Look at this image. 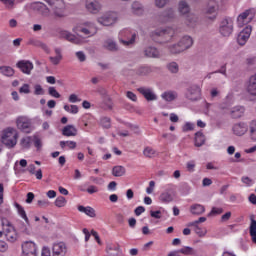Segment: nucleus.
<instances>
[{"label":"nucleus","mask_w":256,"mask_h":256,"mask_svg":"<svg viewBox=\"0 0 256 256\" xmlns=\"http://www.w3.org/2000/svg\"><path fill=\"white\" fill-rule=\"evenodd\" d=\"M54 53L56 56H50L49 60L52 63V65H59L61 61H63V54L61 48H55Z\"/></svg>","instance_id":"nucleus-28"},{"label":"nucleus","mask_w":256,"mask_h":256,"mask_svg":"<svg viewBox=\"0 0 256 256\" xmlns=\"http://www.w3.org/2000/svg\"><path fill=\"white\" fill-rule=\"evenodd\" d=\"M111 251H115L116 253H111ZM119 251H121V249L119 247H116V246H113V245H108L106 247L107 256H118Z\"/></svg>","instance_id":"nucleus-45"},{"label":"nucleus","mask_w":256,"mask_h":256,"mask_svg":"<svg viewBox=\"0 0 256 256\" xmlns=\"http://www.w3.org/2000/svg\"><path fill=\"white\" fill-rule=\"evenodd\" d=\"M153 191H155V181H150L149 182V187L146 188V193L148 195H151V193H153Z\"/></svg>","instance_id":"nucleus-64"},{"label":"nucleus","mask_w":256,"mask_h":256,"mask_svg":"<svg viewBox=\"0 0 256 256\" xmlns=\"http://www.w3.org/2000/svg\"><path fill=\"white\" fill-rule=\"evenodd\" d=\"M78 211L80 213H84L85 215H87L88 217H91V218L97 217L95 209L91 206L85 207L83 205H80V206H78Z\"/></svg>","instance_id":"nucleus-30"},{"label":"nucleus","mask_w":256,"mask_h":256,"mask_svg":"<svg viewBox=\"0 0 256 256\" xmlns=\"http://www.w3.org/2000/svg\"><path fill=\"white\" fill-rule=\"evenodd\" d=\"M176 195L177 193L173 188V184H167L166 189L159 196V201L161 203H165L166 205H169V203H173L175 201Z\"/></svg>","instance_id":"nucleus-4"},{"label":"nucleus","mask_w":256,"mask_h":256,"mask_svg":"<svg viewBox=\"0 0 256 256\" xmlns=\"http://www.w3.org/2000/svg\"><path fill=\"white\" fill-rule=\"evenodd\" d=\"M178 97H179V94L177 93V91H174V90H168L161 94V98L163 99V101H166L167 103L176 101Z\"/></svg>","instance_id":"nucleus-27"},{"label":"nucleus","mask_w":256,"mask_h":256,"mask_svg":"<svg viewBox=\"0 0 256 256\" xmlns=\"http://www.w3.org/2000/svg\"><path fill=\"white\" fill-rule=\"evenodd\" d=\"M221 213H223V208L213 207L208 214V217H213V215H221Z\"/></svg>","instance_id":"nucleus-60"},{"label":"nucleus","mask_w":256,"mask_h":256,"mask_svg":"<svg viewBox=\"0 0 256 256\" xmlns=\"http://www.w3.org/2000/svg\"><path fill=\"white\" fill-rule=\"evenodd\" d=\"M4 235L6 240L9 241V243H15V241H17L18 239L17 231L13 226H11V224H8L4 228Z\"/></svg>","instance_id":"nucleus-19"},{"label":"nucleus","mask_w":256,"mask_h":256,"mask_svg":"<svg viewBox=\"0 0 256 256\" xmlns=\"http://www.w3.org/2000/svg\"><path fill=\"white\" fill-rule=\"evenodd\" d=\"M118 16L115 12H106L97 18L100 25L111 27L117 23Z\"/></svg>","instance_id":"nucleus-8"},{"label":"nucleus","mask_w":256,"mask_h":256,"mask_svg":"<svg viewBox=\"0 0 256 256\" xmlns=\"http://www.w3.org/2000/svg\"><path fill=\"white\" fill-rule=\"evenodd\" d=\"M0 73L4 75V77H13L15 70L11 66H0Z\"/></svg>","instance_id":"nucleus-35"},{"label":"nucleus","mask_w":256,"mask_h":256,"mask_svg":"<svg viewBox=\"0 0 256 256\" xmlns=\"http://www.w3.org/2000/svg\"><path fill=\"white\" fill-rule=\"evenodd\" d=\"M241 181H242V183H244V185H245L246 187H253V185L255 184V181H253V179H251V178L248 177V176H243V177L241 178Z\"/></svg>","instance_id":"nucleus-51"},{"label":"nucleus","mask_w":256,"mask_h":256,"mask_svg":"<svg viewBox=\"0 0 256 256\" xmlns=\"http://www.w3.org/2000/svg\"><path fill=\"white\" fill-rule=\"evenodd\" d=\"M29 44L30 45H38L39 47H42V49H44V51H49V47L47 46V44H45L43 42H39L36 40H30Z\"/></svg>","instance_id":"nucleus-54"},{"label":"nucleus","mask_w":256,"mask_h":256,"mask_svg":"<svg viewBox=\"0 0 256 256\" xmlns=\"http://www.w3.org/2000/svg\"><path fill=\"white\" fill-rule=\"evenodd\" d=\"M82 121L85 127H89V125H91L92 127L95 126V117H93L91 114L84 115Z\"/></svg>","instance_id":"nucleus-41"},{"label":"nucleus","mask_w":256,"mask_h":256,"mask_svg":"<svg viewBox=\"0 0 256 256\" xmlns=\"http://www.w3.org/2000/svg\"><path fill=\"white\" fill-rule=\"evenodd\" d=\"M173 19H175V10H173V8L166 9L159 16V21L161 23H169V21H173Z\"/></svg>","instance_id":"nucleus-22"},{"label":"nucleus","mask_w":256,"mask_h":256,"mask_svg":"<svg viewBox=\"0 0 256 256\" xmlns=\"http://www.w3.org/2000/svg\"><path fill=\"white\" fill-rule=\"evenodd\" d=\"M104 47L105 49H107L108 51H117V49H119V47L117 46V43L114 42L113 39H107L104 42Z\"/></svg>","instance_id":"nucleus-38"},{"label":"nucleus","mask_w":256,"mask_h":256,"mask_svg":"<svg viewBox=\"0 0 256 256\" xmlns=\"http://www.w3.org/2000/svg\"><path fill=\"white\" fill-rule=\"evenodd\" d=\"M61 37L66 39V41H70V43H75L76 45H79V43H81V40H79V38H77V36L71 34L69 31H65V30L62 31Z\"/></svg>","instance_id":"nucleus-32"},{"label":"nucleus","mask_w":256,"mask_h":256,"mask_svg":"<svg viewBox=\"0 0 256 256\" xmlns=\"http://www.w3.org/2000/svg\"><path fill=\"white\" fill-rule=\"evenodd\" d=\"M52 17H54V19L56 20L65 19V17H67V11L65 10V6H54L52 10Z\"/></svg>","instance_id":"nucleus-24"},{"label":"nucleus","mask_w":256,"mask_h":256,"mask_svg":"<svg viewBox=\"0 0 256 256\" xmlns=\"http://www.w3.org/2000/svg\"><path fill=\"white\" fill-rule=\"evenodd\" d=\"M194 129H195V124L191 122H186L182 128V131H184V133H187V131H193Z\"/></svg>","instance_id":"nucleus-59"},{"label":"nucleus","mask_w":256,"mask_h":256,"mask_svg":"<svg viewBox=\"0 0 256 256\" xmlns=\"http://www.w3.org/2000/svg\"><path fill=\"white\" fill-rule=\"evenodd\" d=\"M192 215H203L205 213V206L201 204H194L190 207Z\"/></svg>","instance_id":"nucleus-34"},{"label":"nucleus","mask_w":256,"mask_h":256,"mask_svg":"<svg viewBox=\"0 0 256 256\" xmlns=\"http://www.w3.org/2000/svg\"><path fill=\"white\" fill-rule=\"evenodd\" d=\"M144 55L145 57H150L152 59H159V57H161V52L156 47L147 46L144 49Z\"/></svg>","instance_id":"nucleus-26"},{"label":"nucleus","mask_w":256,"mask_h":256,"mask_svg":"<svg viewBox=\"0 0 256 256\" xmlns=\"http://www.w3.org/2000/svg\"><path fill=\"white\" fill-rule=\"evenodd\" d=\"M100 125L103 129H111V118L103 116L100 118Z\"/></svg>","instance_id":"nucleus-43"},{"label":"nucleus","mask_w":256,"mask_h":256,"mask_svg":"<svg viewBox=\"0 0 256 256\" xmlns=\"http://www.w3.org/2000/svg\"><path fill=\"white\" fill-rule=\"evenodd\" d=\"M16 67L20 69L21 72L24 73V75H31V72L34 69L33 62L29 60H20L17 62Z\"/></svg>","instance_id":"nucleus-15"},{"label":"nucleus","mask_w":256,"mask_h":256,"mask_svg":"<svg viewBox=\"0 0 256 256\" xmlns=\"http://www.w3.org/2000/svg\"><path fill=\"white\" fill-rule=\"evenodd\" d=\"M20 146L22 149H30L31 148V136H26L20 140Z\"/></svg>","instance_id":"nucleus-44"},{"label":"nucleus","mask_w":256,"mask_h":256,"mask_svg":"<svg viewBox=\"0 0 256 256\" xmlns=\"http://www.w3.org/2000/svg\"><path fill=\"white\" fill-rule=\"evenodd\" d=\"M185 25L190 29H195L199 25V16L195 13L188 14L185 19Z\"/></svg>","instance_id":"nucleus-21"},{"label":"nucleus","mask_w":256,"mask_h":256,"mask_svg":"<svg viewBox=\"0 0 256 256\" xmlns=\"http://www.w3.org/2000/svg\"><path fill=\"white\" fill-rule=\"evenodd\" d=\"M14 207L17 209V213L21 219H23L26 223V226H23L21 228L22 233H26V235H29L31 233V221H29V217H27V212L25 211V208L21 206L19 203H15Z\"/></svg>","instance_id":"nucleus-6"},{"label":"nucleus","mask_w":256,"mask_h":256,"mask_svg":"<svg viewBox=\"0 0 256 256\" xmlns=\"http://www.w3.org/2000/svg\"><path fill=\"white\" fill-rule=\"evenodd\" d=\"M245 91L250 97H256V73L251 75L246 81Z\"/></svg>","instance_id":"nucleus-13"},{"label":"nucleus","mask_w":256,"mask_h":256,"mask_svg":"<svg viewBox=\"0 0 256 256\" xmlns=\"http://www.w3.org/2000/svg\"><path fill=\"white\" fill-rule=\"evenodd\" d=\"M22 256H37V244L33 241L23 242Z\"/></svg>","instance_id":"nucleus-12"},{"label":"nucleus","mask_w":256,"mask_h":256,"mask_svg":"<svg viewBox=\"0 0 256 256\" xmlns=\"http://www.w3.org/2000/svg\"><path fill=\"white\" fill-rule=\"evenodd\" d=\"M16 125L22 133H32L33 122L27 116H20L16 119Z\"/></svg>","instance_id":"nucleus-5"},{"label":"nucleus","mask_w":256,"mask_h":256,"mask_svg":"<svg viewBox=\"0 0 256 256\" xmlns=\"http://www.w3.org/2000/svg\"><path fill=\"white\" fill-rule=\"evenodd\" d=\"M48 94L51 96V97H55V99H59L61 97V94H59L57 92V89H55V87L53 86H50L48 88Z\"/></svg>","instance_id":"nucleus-53"},{"label":"nucleus","mask_w":256,"mask_h":256,"mask_svg":"<svg viewBox=\"0 0 256 256\" xmlns=\"http://www.w3.org/2000/svg\"><path fill=\"white\" fill-rule=\"evenodd\" d=\"M180 253H182V255H195V250L192 247L189 246H185L183 248H181Z\"/></svg>","instance_id":"nucleus-49"},{"label":"nucleus","mask_w":256,"mask_h":256,"mask_svg":"<svg viewBox=\"0 0 256 256\" xmlns=\"http://www.w3.org/2000/svg\"><path fill=\"white\" fill-rule=\"evenodd\" d=\"M173 29L168 28L165 30H156L154 32L151 33V37H161L163 35H171V37H173Z\"/></svg>","instance_id":"nucleus-36"},{"label":"nucleus","mask_w":256,"mask_h":256,"mask_svg":"<svg viewBox=\"0 0 256 256\" xmlns=\"http://www.w3.org/2000/svg\"><path fill=\"white\" fill-rule=\"evenodd\" d=\"M86 9L90 13H99L101 11V3L97 0H86Z\"/></svg>","instance_id":"nucleus-25"},{"label":"nucleus","mask_w":256,"mask_h":256,"mask_svg":"<svg viewBox=\"0 0 256 256\" xmlns=\"http://www.w3.org/2000/svg\"><path fill=\"white\" fill-rule=\"evenodd\" d=\"M54 205L59 208L65 207L67 205V199L63 196H59L56 198Z\"/></svg>","instance_id":"nucleus-47"},{"label":"nucleus","mask_w":256,"mask_h":256,"mask_svg":"<svg viewBox=\"0 0 256 256\" xmlns=\"http://www.w3.org/2000/svg\"><path fill=\"white\" fill-rule=\"evenodd\" d=\"M6 9H13L15 7V0H0Z\"/></svg>","instance_id":"nucleus-56"},{"label":"nucleus","mask_w":256,"mask_h":256,"mask_svg":"<svg viewBox=\"0 0 256 256\" xmlns=\"http://www.w3.org/2000/svg\"><path fill=\"white\" fill-rule=\"evenodd\" d=\"M205 145V135L201 132H197L195 134V147H202Z\"/></svg>","instance_id":"nucleus-40"},{"label":"nucleus","mask_w":256,"mask_h":256,"mask_svg":"<svg viewBox=\"0 0 256 256\" xmlns=\"http://www.w3.org/2000/svg\"><path fill=\"white\" fill-rule=\"evenodd\" d=\"M250 137L252 141H256V120L250 122Z\"/></svg>","instance_id":"nucleus-48"},{"label":"nucleus","mask_w":256,"mask_h":256,"mask_svg":"<svg viewBox=\"0 0 256 256\" xmlns=\"http://www.w3.org/2000/svg\"><path fill=\"white\" fill-rule=\"evenodd\" d=\"M185 97L189 101H199L201 99V88L198 85H191L186 89Z\"/></svg>","instance_id":"nucleus-11"},{"label":"nucleus","mask_w":256,"mask_h":256,"mask_svg":"<svg viewBox=\"0 0 256 256\" xmlns=\"http://www.w3.org/2000/svg\"><path fill=\"white\" fill-rule=\"evenodd\" d=\"M137 73L138 75H149V73H151V67L141 66L140 68H138Z\"/></svg>","instance_id":"nucleus-52"},{"label":"nucleus","mask_w":256,"mask_h":256,"mask_svg":"<svg viewBox=\"0 0 256 256\" xmlns=\"http://www.w3.org/2000/svg\"><path fill=\"white\" fill-rule=\"evenodd\" d=\"M168 70L170 73H179V64L176 62H171L167 65Z\"/></svg>","instance_id":"nucleus-50"},{"label":"nucleus","mask_w":256,"mask_h":256,"mask_svg":"<svg viewBox=\"0 0 256 256\" xmlns=\"http://www.w3.org/2000/svg\"><path fill=\"white\" fill-rule=\"evenodd\" d=\"M126 169L124 166H114L112 168V175L114 177H123V175H125L126 173Z\"/></svg>","instance_id":"nucleus-37"},{"label":"nucleus","mask_w":256,"mask_h":256,"mask_svg":"<svg viewBox=\"0 0 256 256\" xmlns=\"http://www.w3.org/2000/svg\"><path fill=\"white\" fill-rule=\"evenodd\" d=\"M78 31L87 37H93V35L97 34V27L91 22H86L84 26L78 28Z\"/></svg>","instance_id":"nucleus-16"},{"label":"nucleus","mask_w":256,"mask_h":256,"mask_svg":"<svg viewBox=\"0 0 256 256\" xmlns=\"http://www.w3.org/2000/svg\"><path fill=\"white\" fill-rule=\"evenodd\" d=\"M67 244L65 242H56L52 244V256H66Z\"/></svg>","instance_id":"nucleus-14"},{"label":"nucleus","mask_w":256,"mask_h":256,"mask_svg":"<svg viewBox=\"0 0 256 256\" xmlns=\"http://www.w3.org/2000/svg\"><path fill=\"white\" fill-rule=\"evenodd\" d=\"M193 47V38L191 36H184L180 39L177 44L169 45L168 51L171 55H179V53H183V51H187Z\"/></svg>","instance_id":"nucleus-1"},{"label":"nucleus","mask_w":256,"mask_h":256,"mask_svg":"<svg viewBox=\"0 0 256 256\" xmlns=\"http://www.w3.org/2000/svg\"><path fill=\"white\" fill-rule=\"evenodd\" d=\"M191 11V6H189V3L185 0H181L178 3V12L180 15H187Z\"/></svg>","instance_id":"nucleus-29"},{"label":"nucleus","mask_w":256,"mask_h":256,"mask_svg":"<svg viewBox=\"0 0 256 256\" xmlns=\"http://www.w3.org/2000/svg\"><path fill=\"white\" fill-rule=\"evenodd\" d=\"M64 111L71 113V115H77V113H79V106L66 104L64 105Z\"/></svg>","instance_id":"nucleus-42"},{"label":"nucleus","mask_w":256,"mask_h":256,"mask_svg":"<svg viewBox=\"0 0 256 256\" xmlns=\"http://www.w3.org/2000/svg\"><path fill=\"white\" fill-rule=\"evenodd\" d=\"M32 9L37 11L42 17H49L51 15V10L43 2H34L32 4Z\"/></svg>","instance_id":"nucleus-17"},{"label":"nucleus","mask_w":256,"mask_h":256,"mask_svg":"<svg viewBox=\"0 0 256 256\" xmlns=\"http://www.w3.org/2000/svg\"><path fill=\"white\" fill-rule=\"evenodd\" d=\"M137 90L141 93V95H143L146 101H157V95L153 93L151 88L140 87Z\"/></svg>","instance_id":"nucleus-23"},{"label":"nucleus","mask_w":256,"mask_h":256,"mask_svg":"<svg viewBox=\"0 0 256 256\" xmlns=\"http://www.w3.org/2000/svg\"><path fill=\"white\" fill-rule=\"evenodd\" d=\"M60 147L65 149V147H69L70 149H75L77 147V142L75 141H60Z\"/></svg>","instance_id":"nucleus-46"},{"label":"nucleus","mask_w":256,"mask_h":256,"mask_svg":"<svg viewBox=\"0 0 256 256\" xmlns=\"http://www.w3.org/2000/svg\"><path fill=\"white\" fill-rule=\"evenodd\" d=\"M249 131V126L245 122L236 123L232 127V133L236 137H243Z\"/></svg>","instance_id":"nucleus-18"},{"label":"nucleus","mask_w":256,"mask_h":256,"mask_svg":"<svg viewBox=\"0 0 256 256\" xmlns=\"http://www.w3.org/2000/svg\"><path fill=\"white\" fill-rule=\"evenodd\" d=\"M76 57L81 63H83L87 59V56H85V52L83 51L76 52Z\"/></svg>","instance_id":"nucleus-63"},{"label":"nucleus","mask_w":256,"mask_h":256,"mask_svg":"<svg viewBox=\"0 0 256 256\" xmlns=\"http://www.w3.org/2000/svg\"><path fill=\"white\" fill-rule=\"evenodd\" d=\"M219 32L223 37H229V35L233 33V19H222L219 26Z\"/></svg>","instance_id":"nucleus-10"},{"label":"nucleus","mask_w":256,"mask_h":256,"mask_svg":"<svg viewBox=\"0 0 256 256\" xmlns=\"http://www.w3.org/2000/svg\"><path fill=\"white\" fill-rule=\"evenodd\" d=\"M68 101L69 103H81V98L77 94H70Z\"/></svg>","instance_id":"nucleus-62"},{"label":"nucleus","mask_w":256,"mask_h":256,"mask_svg":"<svg viewBox=\"0 0 256 256\" xmlns=\"http://www.w3.org/2000/svg\"><path fill=\"white\" fill-rule=\"evenodd\" d=\"M19 93H24V95H29V93H31V87L29 86V84H23L19 88Z\"/></svg>","instance_id":"nucleus-55"},{"label":"nucleus","mask_w":256,"mask_h":256,"mask_svg":"<svg viewBox=\"0 0 256 256\" xmlns=\"http://www.w3.org/2000/svg\"><path fill=\"white\" fill-rule=\"evenodd\" d=\"M194 231L196 234H198L199 237H205V235H207V229H202L199 226H196V228H194Z\"/></svg>","instance_id":"nucleus-61"},{"label":"nucleus","mask_w":256,"mask_h":256,"mask_svg":"<svg viewBox=\"0 0 256 256\" xmlns=\"http://www.w3.org/2000/svg\"><path fill=\"white\" fill-rule=\"evenodd\" d=\"M62 135H64V137H76L77 128L73 125H67L62 129Z\"/></svg>","instance_id":"nucleus-31"},{"label":"nucleus","mask_w":256,"mask_h":256,"mask_svg":"<svg viewBox=\"0 0 256 256\" xmlns=\"http://www.w3.org/2000/svg\"><path fill=\"white\" fill-rule=\"evenodd\" d=\"M255 19V9H248L239 14L237 18L238 27H245L248 23H251Z\"/></svg>","instance_id":"nucleus-9"},{"label":"nucleus","mask_w":256,"mask_h":256,"mask_svg":"<svg viewBox=\"0 0 256 256\" xmlns=\"http://www.w3.org/2000/svg\"><path fill=\"white\" fill-rule=\"evenodd\" d=\"M137 38V33L131 29H123L119 33V41L124 45H133L135 39Z\"/></svg>","instance_id":"nucleus-7"},{"label":"nucleus","mask_w":256,"mask_h":256,"mask_svg":"<svg viewBox=\"0 0 256 256\" xmlns=\"http://www.w3.org/2000/svg\"><path fill=\"white\" fill-rule=\"evenodd\" d=\"M251 31L252 28L251 26H246L239 34L237 37V41L239 45H245L247 41H249V38L251 37Z\"/></svg>","instance_id":"nucleus-20"},{"label":"nucleus","mask_w":256,"mask_h":256,"mask_svg":"<svg viewBox=\"0 0 256 256\" xmlns=\"http://www.w3.org/2000/svg\"><path fill=\"white\" fill-rule=\"evenodd\" d=\"M131 9L134 15H143L144 10H143V5H141V3L133 2Z\"/></svg>","instance_id":"nucleus-39"},{"label":"nucleus","mask_w":256,"mask_h":256,"mask_svg":"<svg viewBox=\"0 0 256 256\" xmlns=\"http://www.w3.org/2000/svg\"><path fill=\"white\" fill-rule=\"evenodd\" d=\"M222 3L223 0H208L203 10L206 19L215 21L217 19V13H219L222 7Z\"/></svg>","instance_id":"nucleus-2"},{"label":"nucleus","mask_w":256,"mask_h":256,"mask_svg":"<svg viewBox=\"0 0 256 256\" xmlns=\"http://www.w3.org/2000/svg\"><path fill=\"white\" fill-rule=\"evenodd\" d=\"M143 155L147 159H153L159 155V152H157V150L153 149V147L147 146L143 150Z\"/></svg>","instance_id":"nucleus-33"},{"label":"nucleus","mask_w":256,"mask_h":256,"mask_svg":"<svg viewBox=\"0 0 256 256\" xmlns=\"http://www.w3.org/2000/svg\"><path fill=\"white\" fill-rule=\"evenodd\" d=\"M34 95H45V90L40 84L34 86Z\"/></svg>","instance_id":"nucleus-58"},{"label":"nucleus","mask_w":256,"mask_h":256,"mask_svg":"<svg viewBox=\"0 0 256 256\" xmlns=\"http://www.w3.org/2000/svg\"><path fill=\"white\" fill-rule=\"evenodd\" d=\"M17 139H19V133L14 128H7L2 134V143L8 149H13L17 145Z\"/></svg>","instance_id":"nucleus-3"},{"label":"nucleus","mask_w":256,"mask_h":256,"mask_svg":"<svg viewBox=\"0 0 256 256\" xmlns=\"http://www.w3.org/2000/svg\"><path fill=\"white\" fill-rule=\"evenodd\" d=\"M249 231H250V237H253L256 235V221L254 219H251Z\"/></svg>","instance_id":"nucleus-57"}]
</instances>
